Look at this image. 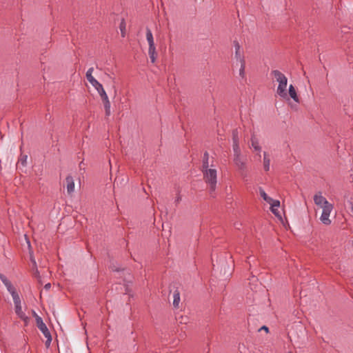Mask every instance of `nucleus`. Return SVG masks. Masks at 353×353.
I'll return each mask as SVG.
<instances>
[{
  "instance_id": "f257e3e1",
  "label": "nucleus",
  "mask_w": 353,
  "mask_h": 353,
  "mask_svg": "<svg viewBox=\"0 0 353 353\" xmlns=\"http://www.w3.org/2000/svg\"><path fill=\"white\" fill-rule=\"evenodd\" d=\"M314 202L315 205L322 208V213L320 216L321 221L325 225H330L332 221L330 216L334 209V205L328 202L321 192L314 195Z\"/></svg>"
},
{
  "instance_id": "f03ea898",
  "label": "nucleus",
  "mask_w": 353,
  "mask_h": 353,
  "mask_svg": "<svg viewBox=\"0 0 353 353\" xmlns=\"http://www.w3.org/2000/svg\"><path fill=\"white\" fill-rule=\"evenodd\" d=\"M271 74L274 77L275 80L279 83L276 93L277 94L283 98H288L287 85H288V78L285 75L278 70H274L271 72Z\"/></svg>"
},
{
  "instance_id": "7ed1b4c3",
  "label": "nucleus",
  "mask_w": 353,
  "mask_h": 353,
  "mask_svg": "<svg viewBox=\"0 0 353 353\" xmlns=\"http://www.w3.org/2000/svg\"><path fill=\"white\" fill-rule=\"evenodd\" d=\"M202 172L205 182L209 185L210 194L212 196H214V192L217 183L216 170L214 168L202 170Z\"/></svg>"
},
{
  "instance_id": "20e7f679",
  "label": "nucleus",
  "mask_w": 353,
  "mask_h": 353,
  "mask_svg": "<svg viewBox=\"0 0 353 353\" xmlns=\"http://www.w3.org/2000/svg\"><path fill=\"white\" fill-rule=\"evenodd\" d=\"M146 40L148 43V55L152 63H155L157 58V52L154 44V37L150 28H146Z\"/></svg>"
},
{
  "instance_id": "39448f33",
  "label": "nucleus",
  "mask_w": 353,
  "mask_h": 353,
  "mask_svg": "<svg viewBox=\"0 0 353 353\" xmlns=\"http://www.w3.org/2000/svg\"><path fill=\"white\" fill-rule=\"evenodd\" d=\"M33 316L35 318L37 327L43 333V334L48 335L50 334L46 325L43 323V319L34 311L32 312Z\"/></svg>"
},
{
  "instance_id": "423d86ee",
  "label": "nucleus",
  "mask_w": 353,
  "mask_h": 353,
  "mask_svg": "<svg viewBox=\"0 0 353 353\" xmlns=\"http://www.w3.org/2000/svg\"><path fill=\"white\" fill-rule=\"evenodd\" d=\"M259 194L260 196L263 198L264 201L268 203L272 207H279L280 201L279 200H274L272 198L270 197L264 191V190L261 188H259Z\"/></svg>"
},
{
  "instance_id": "0eeeda50",
  "label": "nucleus",
  "mask_w": 353,
  "mask_h": 353,
  "mask_svg": "<svg viewBox=\"0 0 353 353\" xmlns=\"http://www.w3.org/2000/svg\"><path fill=\"white\" fill-rule=\"evenodd\" d=\"M233 45H234V51H235L234 52L235 59H236V61L238 62L244 61L245 58H244L243 51L241 49L239 43L236 40H235L233 41Z\"/></svg>"
},
{
  "instance_id": "6e6552de",
  "label": "nucleus",
  "mask_w": 353,
  "mask_h": 353,
  "mask_svg": "<svg viewBox=\"0 0 353 353\" xmlns=\"http://www.w3.org/2000/svg\"><path fill=\"white\" fill-rule=\"evenodd\" d=\"M250 141H251V148H252L254 150V151L258 152L257 154L259 155V157H261V148L259 145L258 139L256 137L255 135L252 134L251 137Z\"/></svg>"
},
{
  "instance_id": "1a4fd4ad",
  "label": "nucleus",
  "mask_w": 353,
  "mask_h": 353,
  "mask_svg": "<svg viewBox=\"0 0 353 353\" xmlns=\"http://www.w3.org/2000/svg\"><path fill=\"white\" fill-rule=\"evenodd\" d=\"M14 310L18 317L21 319L22 321H23L25 324L27 325L29 321V318L22 311L21 305L14 306Z\"/></svg>"
},
{
  "instance_id": "9d476101",
  "label": "nucleus",
  "mask_w": 353,
  "mask_h": 353,
  "mask_svg": "<svg viewBox=\"0 0 353 353\" xmlns=\"http://www.w3.org/2000/svg\"><path fill=\"white\" fill-rule=\"evenodd\" d=\"M234 162L236 166L240 170H244L245 169V162L242 159L241 154H238V156H234Z\"/></svg>"
},
{
  "instance_id": "9b49d317",
  "label": "nucleus",
  "mask_w": 353,
  "mask_h": 353,
  "mask_svg": "<svg viewBox=\"0 0 353 353\" xmlns=\"http://www.w3.org/2000/svg\"><path fill=\"white\" fill-rule=\"evenodd\" d=\"M67 192L68 194H72L74 191V181L71 176H68L65 179Z\"/></svg>"
},
{
  "instance_id": "f8f14e48",
  "label": "nucleus",
  "mask_w": 353,
  "mask_h": 353,
  "mask_svg": "<svg viewBox=\"0 0 353 353\" xmlns=\"http://www.w3.org/2000/svg\"><path fill=\"white\" fill-rule=\"evenodd\" d=\"M92 85L97 90L101 98H103L107 95L102 84L99 81L95 82L94 83L92 84Z\"/></svg>"
},
{
  "instance_id": "ddd939ff",
  "label": "nucleus",
  "mask_w": 353,
  "mask_h": 353,
  "mask_svg": "<svg viewBox=\"0 0 353 353\" xmlns=\"http://www.w3.org/2000/svg\"><path fill=\"white\" fill-rule=\"evenodd\" d=\"M289 95L290 97L296 103L299 102V98L297 95L296 89L293 85H290L288 88Z\"/></svg>"
},
{
  "instance_id": "4468645a",
  "label": "nucleus",
  "mask_w": 353,
  "mask_h": 353,
  "mask_svg": "<svg viewBox=\"0 0 353 353\" xmlns=\"http://www.w3.org/2000/svg\"><path fill=\"white\" fill-rule=\"evenodd\" d=\"M94 71L93 68H90L86 72V78L89 83L92 85L95 82L98 81L93 76L92 73Z\"/></svg>"
},
{
  "instance_id": "2eb2a0df",
  "label": "nucleus",
  "mask_w": 353,
  "mask_h": 353,
  "mask_svg": "<svg viewBox=\"0 0 353 353\" xmlns=\"http://www.w3.org/2000/svg\"><path fill=\"white\" fill-rule=\"evenodd\" d=\"M270 159L268 157L267 152L263 153V168L265 171H268L270 170Z\"/></svg>"
},
{
  "instance_id": "dca6fc26",
  "label": "nucleus",
  "mask_w": 353,
  "mask_h": 353,
  "mask_svg": "<svg viewBox=\"0 0 353 353\" xmlns=\"http://www.w3.org/2000/svg\"><path fill=\"white\" fill-rule=\"evenodd\" d=\"M209 154L205 152L203 154L202 170H207L209 168Z\"/></svg>"
},
{
  "instance_id": "f3484780",
  "label": "nucleus",
  "mask_w": 353,
  "mask_h": 353,
  "mask_svg": "<svg viewBox=\"0 0 353 353\" xmlns=\"http://www.w3.org/2000/svg\"><path fill=\"white\" fill-rule=\"evenodd\" d=\"M180 303V294L178 291H175L173 294V305L178 308Z\"/></svg>"
},
{
  "instance_id": "a211bd4d",
  "label": "nucleus",
  "mask_w": 353,
  "mask_h": 353,
  "mask_svg": "<svg viewBox=\"0 0 353 353\" xmlns=\"http://www.w3.org/2000/svg\"><path fill=\"white\" fill-rule=\"evenodd\" d=\"M119 30L121 31V35L122 37H125L126 23L124 19H122L119 24Z\"/></svg>"
},
{
  "instance_id": "6ab92c4d",
  "label": "nucleus",
  "mask_w": 353,
  "mask_h": 353,
  "mask_svg": "<svg viewBox=\"0 0 353 353\" xmlns=\"http://www.w3.org/2000/svg\"><path fill=\"white\" fill-rule=\"evenodd\" d=\"M11 296L12 297L14 306L21 305V299H20L19 295L18 294V293L17 292H14V293H12L11 294Z\"/></svg>"
},
{
  "instance_id": "aec40b11",
  "label": "nucleus",
  "mask_w": 353,
  "mask_h": 353,
  "mask_svg": "<svg viewBox=\"0 0 353 353\" xmlns=\"http://www.w3.org/2000/svg\"><path fill=\"white\" fill-rule=\"evenodd\" d=\"M239 63H240V69H239V74L242 79H244L245 77V61H240Z\"/></svg>"
},
{
  "instance_id": "412c9836",
  "label": "nucleus",
  "mask_w": 353,
  "mask_h": 353,
  "mask_svg": "<svg viewBox=\"0 0 353 353\" xmlns=\"http://www.w3.org/2000/svg\"><path fill=\"white\" fill-rule=\"evenodd\" d=\"M5 286L6 287L8 291L12 294V293L16 292V289L12 285L11 282L9 281L8 282L4 283Z\"/></svg>"
},
{
  "instance_id": "4be33fe9",
  "label": "nucleus",
  "mask_w": 353,
  "mask_h": 353,
  "mask_svg": "<svg viewBox=\"0 0 353 353\" xmlns=\"http://www.w3.org/2000/svg\"><path fill=\"white\" fill-rule=\"evenodd\" d=\"M232 149L234 152V156H238V154H241V149L239 147V143H233L232 145Z\"/></svg>"
},
{
  "instance_id": "5701e85b",
  "label": "nucleus",
  "mask_w": 353,
  "mask_h": 353,
  "mask_svg": "<svg viewBox=\"0 0 353 353\" xmlns=\"http://www.w3.org/2000/svg\"><path fill=\"white\" fill-rule=\"evenodd\" d=\"M101 100L103 101L105 109L110 108V106H111L110 105V102L109 101L108 95H106L105 97L101 98Z\"/></svg>"
},
{
  "instance_id": "b1692460",
  "label": "nucleus",
  "mask_w": 353,
  "mask_h": 353,
  "mask_svg": "<svg viewBox=\"0 0 353 353\" xmlns=\"http://www.w3.org/2000/svg\"><path fill=\"white\" fill-rule=\"evenodd\" d=\"M44 336L46 338V341L45 343V345H46V347L48 348V347H50L51 342H52L51 334H49L48 335H45Z\"/></svg>"
},
{
  "instance_id": "393cba45",
  "label": "nucleus",
  "mask_w": 353,
  "mask_h": 353,
  "mask_svg": "<svg viewBox=\"0 0 353 353\" xmlns=\"http://www.w3.org/2000/svg\"><path fill=\"white\" fill-rule=\"evenodd\" d=\"M232 140H233V143H239V136H238V132L236 130H234L232 132Z\"/></svg>"
},
{
  "instance_id": "a878e982",
  "label": "nucleus",
  "mask_w": 353,
  "mask_h": 353,
  "mask_svg": "<svg viewBox=\"0 0 353 353\" xmlns=\"http://www.w3.org/2000/svg\"><path fill=\"white\" fill-rule=\"evenodd\" d=\"M27 159H28V156L27 155H21V157H20V158L19 159V163H20L22 165H26Z\"/></svg>"
},
{
  "instance_id": "bb28decb",
  "label": "nucleus",
  "mask_w": 353,
  "mask_h": 353,
  "mask_svg": "<svg viewBox=\"0 0 353 353\" xmlns=\"http://www.w3.org/2000/svg\"><path fill=\"white\" fill-rule=\"evenodd\" d=\"M270 210L272 211V212L276 215V216H279V212L278 211V208L279 207H272V205H270Z\"/></svg>"
},
{
  "instance_id": "cd10ccee",
  "label": "nucleus",
  "mask_w": 353,
  "mask_h": 353,
  "mask_svg": "<svg viewBox=\"0 0 353 353\" xmlns=\"http://www.w3.org/2000/svg\"><path fill=\"white\" fill-rule=\"evenodd\" d=\"M31 261L32 262L33 265L35 268L34 275H35V276L38 277L39 276V271H38V270L37 268L36 261H35V260H34V259L33 257H31Z\"/></svg>"
},
{
  "instance_id": "c85d7f7f",
  "label": "nucleus",
  "mask_w": 353,
  "mask_h": 353,
  "mask_svg": "<svg viewBox=\"0 0 353 353\" xmlns=\"http://www.w3.org/2000/svg\"><path fill=\"white\" fill-rule=\"evenodd\" d=\"M0 280L2 281V283L4 284L9 281L8 278L3 274L0 273Z\"/></svg>"
},
{
  "instance_id": "c756f323",
  "label": "nucleus",
  "mask_w": 353,
  "mask_h": 353,
  "mask_svg": "<svg viewBox=\"0 0 353 353\" xmlns=\"http://www.w3.org/2000/svg\"><path fill=\"white\" fill-rule=\"evenodd\" d=\"M0 280L2 281V283L4 284L9 281L8 278L3 274L0 273Z\"/></svg>"
},
{
  "instance_id": "7c9ffc66",
  "label": "nucleus",
  "mask_w": 353,
  "mask_h": 353,
  "mask_svg": "<svg viewBox=\"0 0 353 353\" xmlns=\"http://www.w3.org/2000/svg\"><path fill=\"white\" fill-rule=\"evenodd\" d=\"M348 28L347 27H343L342 29H341V33H344V34H346L347 33V30H348Z\"/></svg>"
},
{
  "instance_id": "2f4dec72",
  "label": "nucleus",
  "mask_w": 353,
  "mask_h": 353,
  "mask_svg": "<svg viewBox=\"0 0 353 353\" xmlns=\"http://www.w3.org/2000/svg\"><path fill=\"white\" fill-rule=\"evenodd\" d=\"M106 116L109 117L111 114L110 108L105 109Z\"/></svg>"
},
{
  "instance_id": "473e14b6",
  "label": "nucleus",
  "mask_w": 353,
  "mask_h": 353,
  "mask_svg": "<svg viewBox=\"0 0 353 353\" xmlns=\"http://www.w3.org/2000/svg\"><path fill=\"white\" fill-rule=\"evenodd\" d=\"M261 329L265 330L266 332H268V330H269L268 327L265 325H263V327H261Z\"/></svg>"
},
{
  "instance_id": "72a5a7b5",
  "label": "nucleus",
  "mask_w": 353,
  "mask_h": 353,
  "mask_svg": "<svg viewBox=\"0 0 353 353\" xmlns=\"http://www.w3.org/2000/svg\"><path fill=\"white\" fill-rule=\"evenodd\" d=\"M50 286H51L50 283H47L45 285V288L48 290L50 288Z\"/></svg>"
},
{
  "instance_id": "f704fd0d",
  "label": "nucleus",
  "mask_w": 353,
  "mask_h": 353,
  "mask_svg": "<svg viewBox=\"0 0 353 353\" xmlns=\"http://www.w3.org/2000/svg\"><path fill=\"white\" fill-rule=\"evenodd\" d=\"M181 198L180 197H178L177 199L176 200V202H179L180 201Z\"/></svg>"
},
{
  "instance_id": "c9c22d12",
  "label": "nucleus",
  "mask_w": 353,
  "mask_h": 353,
  "mask_svg": "<svg viewBox=\"0 0 353 353\" xmlns=\"http://www.w3.org/2000/svg\"><path fill=\"white\" fill-rule=\"evenodd\" d=\"M288 353H292V352H289Z\"/></svg>"
}]
</instances>
